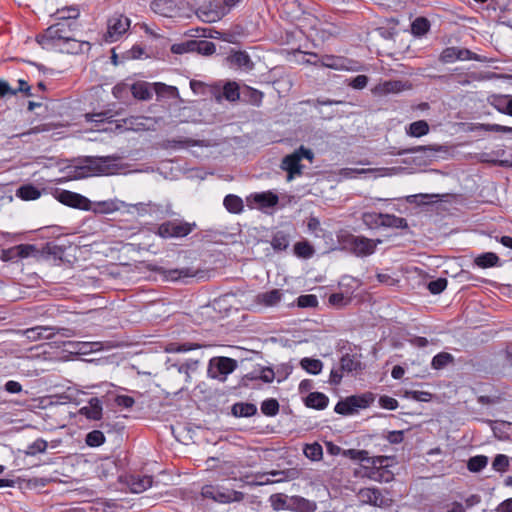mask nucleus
Returning <instances> with one entry per match:
<instances>
[{
	"mask_svg": "<svg viewBox=\"0 0 512 512\" xmlns=\"http://www.w3.org/2000/svg\"><path fill=\"white\" fill-rule=\"evenodd\" d=\"M340 243L348 252L356 257L363 258L372 255L376 251L377 245L382 243V240L348 233L341 236Z\"/></svg>",
	"mask_w": 512,
	"mask_h": 512,
	"instance_id": "nucleus-1",
	"label": "nucleus"
},
{
	"mask_svg": "<svg viewBox=\"0 0 512 512\" xmlns=\"http://www.w3.org/2000/svg\"><path fill=\"white\" fill-rule=\"evenodd\" d=\"M72 37L70 25L66 22L56 23L48 27L37 38L38 43L45 49H57Z\"/></svg>",
	"mask_w": 512,
	"mask_h": 512,
	"instance_id": "nucleus-2",
	"label": "nucleus"
},
{
	"mask_svg": "<svg viewBox=\"0 0 512 512\" xmlns=\"http://www.w3.org/2000/svg\"><path fill=\"white\" fill-rule=\"evenodd\" d=\"M117 157H87L84 165L80 167V177H89L94 175H109L113 174L117 169L115 161Z\"/></svg>",
	"mask_w": 512,
	"mask_h": 512,
	"instance_id": "nucleus-3",
	"label": "nucleus"
},
{
	"mask_svg": "<svg viewBox=\"0 0 512 512\" xmlns=\"http://www.w3.org/2000/svg\"><path fill=\"white\" fill-rule=\"evenodd\" d=\"M201 494L205 498H209L220 503L239 502L244 499V494L242 492L225 488L220 485H205L201 489Z\"/></svg>",
	"mask_w": 512,
	"mask_h": 512,
	"instance_id": "nucleus-4",
	"label": "nucleus"
},
{
	"mask_svg": "<svg viewBox=\"0 0 512 512\" xmlns=\"http://www.w3.org/2000/svg\"><path fill=\"white\" fill-rule=\"evenodd\" d=\"M195 227V223L180 220L166 221L159 225L157 234L162 238H180L190 234Z\"/></svg>",
	"mask_w": 512,
	"mask_h": 512,
	"instance_id": "nucleus-5",
	"label": "nucleus"
},
{
	"mask_svg": "<svg viewBox=\"0 0 512 512\" xmlns=\"http://www.w3.org/2000/svg\"><path fill=\"white\" fill-rule=\"evenodd\" d=\"M474 60L478 62H486V57L478 55L466 48L447 47L439 55V61L443 64L454 63L455 61Z\"/></svg>",
	"mask_w": 512,
	"mask_h": 512,
	"instance_id": "nucleus-6",
	"label": "nucleus"
},
{
	"mask_svg": "<svg viewBox=\"0 0 512 512\" xmlns=\"http://www.w3.org/2000/svg\"><path fill=\"white\" fill-rule=\"evenodd\" d=\"M237 367V361L228 357L212 358L208 366V376L224 381Z\"/></svg>",
	"mask_w": 512,
	"mask_h": 512,
	"instance_id": "nucleus-7",
	"label": "nucleus"
},
{
	"mask_svg": "<svg viewBox=\"0 0 512 512\" xmlns=\"http://www.w3.org/2000/svg\"><path fill=\"white\" fill-rule=\"evenodd\" d=\"M130 27V19L122 14H114L108 19L105 41L112 43L118 41Z\"/></svg>",
	"mask_w": 512,
	"mask_h": 512,
	"instance_id": "nucleus-8",
	"label": "nucleus"
},
{
	"mask_svg": "<svg viewBox=\"0 0 512 512\" xmlns=\"http://www.w3.org/2000/svg\"><path fill=\"white\" fill-rule=\"evenodd\" d=\"M55 198L62 204L77 208L85 211L92 209V202L85 196L68 191V190H57L55 192Z\"/></svg>",
	"mask_w": 512,
	"mask_h": 512,
	"instance_id": "nucleus-9",
	"label": "nucleus"
},
{
	"mask_svg": "<svg viewBox=\"0 0 512 512\" xmlns=\"http://www.w3.org/2000/svg\"><path fill=\"white\" fill-rule=\"evenodd\" d=\"M316 66L326 67L334 70L357 71V62L342 56L324 55L313 62Z\"/></svg>",
	"mask_w": 512,
	"mask_h": 512,
	"instance_id": "nucleus-10",
	"label": "nucleus"
},
{
	"mask_svg": "<svg viewBox=\"0 0 512 512\" xmlns=\"http://www.w3.org/2000/svg\"><path fill=\"white\" fill-rule=\"evenodd\" d=\"M284 297V290L273 288L258 293L252 302V306L258 309L273 308L278 306Z\"/></svg>",
	"mask_w": 512,
	"mask_h": 512,
	"instance_id": "nucleus-11",
	"label": "nucleus"
},
{
	"mask_svg": "<svg viewBox=\"0 0 512 512\" xmlns=\"http://www.w3.org/2000/svg\"><path fill=\"white\" fill-rule=\"evenodd\" d=\"M199 368V360L196 359H188L183 363H174L171 364L167 370L170 373H173V370L177 371L178 374L184 377V385L179 388V391H183L187 388V384H189L192 380V375L197 372Z\"/></svg>",
	"mask_w": 512,
	"mask_h": 512,
	"instance_id": "nucleus-12",
	"label": "nucleus"
},
{
	"mask_svg": "<svg viewBox=\"0 0 512 512\" xmlns=\"http://www.w3.org/2000/svg\"><path fill=\"white\" fill-rule=\"evenodd\" d=\"M359 499L364 504H369L376 507H385L389 505V500L386 499L378 488H363L358 493Z\"/></svg>",
	"mask_w": 512,
	"mask_h": 512,
	"instance_id": "nucleus-13",
	"label": "nucleus"
},
{
	"mask_svg": "<svg viewBox=\"0 0 512 512\" xmlns=\"http://www.w3.org/2000/svg\"><path fill=\"white\" fill-rule=\"evenodd\" d=\"M411 88V84L407 81L401 80H389L382 83H379L375 87V93L380 96H384L387 94H396L405 90H409Z\"/></svg>",
	"mask_w": 512,
	"mask_h": 512,
	"instance_id": "nucleus-14",
	"label": "nucleus"
},
{
	"mask_svg": "<svg viewBox=\"0 0 512 512\" xmlns=\"http://www.w3.org/2000/svg\"><path fill=\"white\" fill-rule=\"evenodd\" d=\"M278 200V196L271 191L255 193L248 198V201H252L260 209L274 207Z\"/></svg>",
	"mask_w": 512,
	"mask_h": 512,
	"instance_id": "nucleus-15",
	"label": "nucleus"
},
{
	"mask_svg": "<svg viewBox=\"0 0 512 512\" xmlns=\"http://www.w3.org/2000/svg\"><path fill=\"white\" fill-rule=\"evenodd\" d=\"M158 273L163 275L166 280L169 281H178L184 278L194 277L196 275V271L192 268H182V269H165V268H157L155 269Z\"/></svg>",
	"mask_w": 512,
	"mask_h": 512,
	"instance_id": "nucleus-16",
	"label": "nucleus"
},
{
	"mask_svg": "<svg viewBox=\"0 0 512 512\" xmlns=\"http://www.w3.org/2000/svg\"><path fill=\"white\" fill-rule=\"evenodd\" d=\"M151 121L148 117L132 116L122 120L121 124H117L118 129L141 131L148 129L147 122Z\"/></svg>",
	"mask_w": 512,
	"mask_h": 512,
	"instance_id": "nucleus-17",
	"label": "nucleus"
},
{
	"mask_svg": "<svg viewBox=\"0 0 512 512\" xmlns=\"http://www.w3.org/2000/svg\"><path fill=\"white\" fill-rule=\"evenodd\" d=\"M102 403L97 397L88 401V405L82 407L79 412L90 420H100L102 417Z\"/></svg>",
	"mask_w": 512,
	"mask_h": 512,
	"instance_id": "nucleus-18",
	"label": "nucleus"
},
{
	"mask_svg": "<svg viewBox=\"0 0 512 512\" xmlns=\"http://www.w3.org/2000/svg\"><path fill=\"white\" fill-rule=\"evenodd\" d=\"M281 166L288 172V180H291L294 175L301 174L300 157L295 152L285 156Z\"/></svg>",
	"mask_w": 512,
	"mask_h": 512,
	"instance_id": "nucleus-19",
	"label": "nucleus"
},
{
	"mask_svg": "<svg viewBox=\"0 0 512 512\" xmlns=\"http://www.w3.org/2000/svg\"><path fill=\"white\" fill-rule=\"evenodd\" d=\"M151 476H131L128 485L133 493H141L152 486Z\"/></svg>",
	"mask_w": 512,
	"mask_h": 512,
	"instance_id": "nucleus-20",
	"label": "nucleus"
},
{
	"mask_svg": "<svg viewBox=\"0 0 512 512\" xmlns=\"http://www.w3.org/2000/svg\"><path fill=\"white\" fill-rule=\"evenodd\" d=\"M362 369V363L359 356L355 354H345L340 360V370L344 372H354Z\"/></svg>",
	"mask_w": 512,
	"mask_h": 512,
	"instance_id": "nucleus-21",
	"label": "nucleus"
},
{
	"mask_svg": "<svg viewBox=\"0 0 512 512\" xmlns=\"http://www.w3.org/2000/svg\"><path fill=\"white\" fill-rule=\"evenodd\" d=\"M130 91L133 97L138 100H149L152 97L151 85L144 81L134 83L130 87Z\"/></svg>",
	"mask_w": 512,
	"mask_h": 512,
	"instance_id": "nucleus-22",
	"label": "nucleus"
},
{
	"mask_svg": "<svg viewBox=\"0 0 512 512\" xmlns=\"http://www.w3.org/2000/svg\"><path fill=\"white\" fill-rule=\"evenodd\" d=\"M16 196L25 201L36 200L41 196V191L32 184L20 186L16 190Z\"/></svg>",
	"mask_w": 512,
	"mask_h": 512,
	"instance_id": "nucleus-23",
	"label": "nucleus"
},
{
	"mask_svg": "<svg viewBox=\"0 0 512 512\" xmlns=\"http://www.w3.org/2000/svg\"><path fill=\"white\" fill-rule=\"evenodd\" d=\"M257 413V407L252 403L238 402L232 406V414L236 417H251Z\"/></svg>",
	"mask_w": 512,
	"mask_h": 512,
	"instance_id": "nucleus-24",
	"label": "nucleus"
},
{
	"mask_svg": "<svg viewBox=\"0 0 512 512\" xmlns=\"http://www.w3.org/2000/svg\"><path fill=\"white\" fill-rule=\"evenodd\" d=\"M328 397L323 393L312 392L306 398V406L315 409H324L328 405Z\"/></svg>",
	"mask_w": 512,
	"mask_h": 512,
	"instance_id": "nucleus-25",
	"label": "nucleus"
},
{
	"mask_svg": "<svg viewBox=\"0 0 512 512\" xmlns=\"http://www.w3.org/2000/svg\"><path fill=\"white\" fill-rule=\"evenodd\" d=\"M381 226L389 227V228L404 229V228L408 227V224H407V221L405 218L398 217V216H395L392 214L382 213Z\"/></svg>",
	"mask_w": 512,
	"mask_h": 512,
	"instance_id": "nucleus-26",
	"label": "nucleus"
},
{
	"mask_svg": "<svg viewBox=\"0 0 512 512\" xmlns=\"http://www.w3.org/2000/svg\"><path fill=\"white\" fill-rule=\"evenodd\" d=\"M429 132V125L425 120H418L411 123L406 129V133L412 137H421Z\"/></svg>",
	"mask_w": 512,
	"mask_h": 512,
	"instance_id": "nucleus-27",
	"label": "nucleus"
},
{
	"mask_svg": "<svg viewBox=\"0 0 512 512\" xmlns=\"http://www.w3.org/2000/svg\"><path fill=\"white\" fill-rule=\"evenodd\" d=\"M499 257L493 252H487L479 255L475 259V264L480 268H489L497 266Z\"/></svg>",
	"mask_w": 512,
	"mask_h": 512,
	"instance_id": "nucleus-28",
	"label": "nucleus"
},
{
	"mask_svg": "<svg viewBox=\"0 0 512 512\" xmlns=\"http://www.w3.org/2000/svg\"><path fill=\"white\" fill-rule=\"evenodd\" d=\"M225 208L231 213H240L243 210V201L240 197L229 194L224 198Z\"/></svg>",
	"mask_w": 512,
	"mask_h": 512,
	"instance_id": "nucleus-29",
	"label": "nucleus"
},
{
	"mask_svg": "<svg viewBox=\"0 0 512 512\" xmlns=\"http://www.w3.org/2000/svg\"><path fill=\"white\" fill-rule=\"evenodd\" d=\"M511 96L512 95L492 96L491 105L500 113L507 115Z\"/></svg>",
	"mask_w": 512,
	"mask_h": 512,
	"instance_id": "nucleus-30",
	"label": "nucleus"
},
{
	"mask_svg": "<svg viewBox=\"0 0 512 512\" xmlns=\"http://www.w3.org/2000/svg\"><path fill=\"white\" fill-rule=\"evenodd\" d=\"M133 208L141 215L143 214H156L163 211V207L160 204L154 202L137 203L132 205Z\"/></svg>",
	"mask_w": 512,
	"mask_h": 512,
	"instance_id": "nucleus-31",
	"label": "nucleus"
},
{
	"mask_svg": "<svg viewBox=\"0 0 512 512\" xmlns=\"http://www.w3.org/2000/svg\"><path fill=\"white\" fill-rule=\"evenodd\" d=\"M229 60L232 64L237 65L238 67L251 69L253 66L249 55L243 51L235 52L229 57Z\"/></svg>",
	"mask_w": 512,
	"mask_h": 512,
	"instance_id": "nucleus-32",
	"label": "nucleus"
},
{
	"mask_svg": "<svg viewBox=\"0 0 512 512\" xmlns=\"http://www.w3.org/2000/svg\"><path fill=\"white\" fill-rule=\"evenodd\" d=\"M301 367L310 374L317 375L322 371L323 363L319 359L303 358L300 362Z\"/></svg>",
	"mask_w": 512,
	"mask_h": 512,
	"instance_id": "nucleus-33",
	"label": "nucleus"
},
{
	"mask_svg": "<svg viewBox=\"0 0 512 512\" xmlns=\"http://www.w3.org/2000/svg\"><path fill=\"white\" fill-rule=\"evenodd\" d=\"M430 29L429 21L424 17L416 18L411 24V31L415 36H423Z\"/></svg>",
	"mask_w": 512,
	"mask_h": 512,
	"instance_id": "nucleus-34",
	"label": "nucleus"
},
{
	"mask_svg": "<svg viewBox=\"0 0 512 512\" xmlns=\"http://www.w3.org/2000/svg\"><path fill=\"white\" fill-rule=\"evenodd\" d=\"M119 209L118 203L115 200H106V201H100L94 204L92 206V209L94 212L109 214L117 211Z\"/></svg>",
	"mask_w": 512,
	"mask_h": 512,
	"instance_id": "nucleus-35",
	"label": "nucleus"
},
{
	"mask_svg": "<svg viewBox=\"0 0 512 512\" xmlns=\"http://www.w3.org/2000/svg\"><path fill=\"white\" fill-rule=\"evenodd\" d=\"M271 245H272L273 249L276 251L286 250L289 246L288 236L284 232L278 231L272 237Z\"/></svg>",
	"mask_w": 512,
	"mask_h": 512,
	"instance_id": "nucleus-36",
	"label": "nucleus"
},
{
	"mask_svg": "<svg viewBox=\"0 0 512 512\" xmlns=\"http://www.w3.org/2000/svg\"><path fill=\"white\" fill-rule=\"evenodd\" d=\"M488 464V457L484 455H477L474 457H471L468 461V469L471 472H480L482 469H484Z\"/></svg>",
	"mask_w": 512,
	"mask_h": 512,
	"instance_id": "nucleus-37",
	"label": "nucleus"
},
{
	"mask_svg": "<svg viewBox=\"0 0 512 512\" xmlns=\"http://www.w3.org/2000/svg\"><path fill=\"white\" fill-rule=\"evenodd\" d=\"M223 96L230 102H235L239 99V86L235 82H228L223 87Z\"/></svg>",
	"mask_w": 512,
	"mask_h": 512,
	"instance_id": "nucleus-38",
	"label": "nucleus"
},
{
	"mask_svg": "<svg viewBox=\"0 0 512 512\" xmlns=\"http://www.w3.org/2000/svg\"><path fill=\"white\" fill-rule=\"evenodd\" d=\"M304 454L312 461H319L323 456L322 446L318 443L308 444L304 448Z\"/></svg>",
	"mask_w": 512,
	"mask_h": 512,
	"instance_id": "nucleus-39",
	"label": "nucleus"
},
{
	"mask_svg": "<svg viewBox=\"0 0 512 512\" xmlns=\"http://www.w3.org/2000/svg\"><path fill=\"white\" fill-rule=\"evenodd\" d=\"M361 218L367 227L377 228L381 226L382 213L364 212Z\"/></svg>",
	"mask_w": 512,
	"mask_h": 512,
	"instance_id": "nucleus-40",
	"label": "nucleus"
},
{
	"mask_svg": "<svg viewBox=\"0 0 512 512\" xmlns=\"http://www.w3.org/2000/svg\"><path fill=\"white\" fill-rule=\"evenodd\" d=\"M153 88L158 96L177 97L178 89L174 86H168L163 83H154Z\"/></svg>",
	"mask_w": 512,
	"mask_h": 512,
	"instance_id": "nucleus-41",
	"label": "nucleus"
},
{
	"mask_svg": "<svg viewBox=\"0 0 512 512\" xmlns=\"http://www.w3.org/2000/svg\"><path fill=\"white\" fill-rule=\"evenodd\" d=\"M348 398L350 400V403L352 404V407L354 408L355 413L359 409L368 407L370 403L373 401V398L370 395L350 396Z\"/></svg>",
	"mask_w": 512,
	"mask_h": 512,
	"instance_id": "nucleus-42",
	"label": "nucleus"
},
{
	"mask_svg": "<svg viewBox=\"0 0 512 512\" xmlns=\"http://www.w3.org/2000/svg\"><path fill=\"white\" fill-rule=\"evenodd\" d=\"M261 411L266 416H275L279 412V403L276 399H266L261 404Z\"/></svg>",
	"mask_w": 512,
	"mask_h": 512,
	"instance_id": "nucleus-43",
	"label": "nucleus"
},
{
	"mask_svg": "<svg viewBox=\"0 0 512 512\" xmlns=\"http://www.w3.org/2000/svg\"><path fill=\"white\" fill-rule=\"evenodd\" d=\"M453 359L454 358L451 354L446 353V352H441L433 357L431 365L434 369H437V370L442 369L446 365L451 363L453 361Z\"/></svg>",
	"mask_w": 512,
	"mask_h": 512,
	"instance_id": "nucleus-44",
	"label": "nucleus"
},
{
	"mask_svg": "<svg viewBox=\"0 0 512 512\" xmlns=\"http://www.w3.org/2000/svg\"><path fill=\"white\" fill-rule=\"evenodd\" d=\"M105 442V436L100 430H93L86 436V444L90 447H98Z\"/></svg>",
	"mask_w": 512,
	"mask_h": 512,
	"instance_id": "nucleus-45",
	"label": "nucleus"
},
{
	"mask_svg": "<svg viewBox=\"0 0 512 512\" xmlns=\"http://www.w3.org/2000/svg\"><path fill=\"white\" fill-rule=\"evenodd\" d=\"M216 46L213 42L207 40H197L196 53L209 56L215 53Z\"/></svg>",
	"mask_w": 512,
	"mask_h": 512,
	"instance_id": "nucleus-46",
	"label": "nucleus"
},
{
	"mask_svg": "<svg viewBox=\"0 0 512 512\" xmlns=\"http://www.w3.org/2000/svg\"><path fill=\"white\" fill-rule=\"evenodd\" d=\"M294 251L297 256L303 258H310L314 253V249L306 241L297 242L294 246Z\"/></svg>",
	"mask_w": 512,
	"mask_h": 512,
	"instance_id": "nucleus-47",
	"label": "nucleus"
},
{
	"mask_svg": "<svg viewBox=\"0 0 512 512\" xmlns=\"http://www.w3.org/2000/svg\"><path fill=\"white\" fill-rule=\"evenodd\" d=\"M47 441L42 438L36 439L32 444H30L27 448L26 454L30 456H34L37 453H44L47 449Z\"/></svg>",
	"mask_w": 512,
	"mask_h": 512,
	"instance_id": "nucleus-48",
	"label": "nucleus"
},
{
	"mask_svg": "<svg viewBox=\"0 0 512 512\" xmlns=\"http://www.w3.org/2000/svg\"><path fill=\"white\" fill-rule=\"evenodd\" d=\"M83 43H80L79 41L75 40L73 37L70 38L69 41H67L65 44H61V46L58 48L60 51L66 52V53H79L82 51Z\"/></svg>",
	"mask_w": 512,
	"mask_h": 512,
	"instance_id": "nucleus-49",
	"label": "nucleus"
},
{
	"mask_svg": "<svg viewBox=\"0 0 512 512\" xmlns=\"http://www.w3.org/2000/svg\"><path fill=\"white\" fill-rule=\"evenodd\" d=\"M439 149L435 146H415L408 149L403 150L399 154H409V153H422L425 156H431L434 152H437Z\"/></svg>",
	"mask_w": 512,
	"mask_h": 512,
	"instance_id": "nucleus-50",
	"label": "nucleus"
},
{
	"mask_svg": "<svg viewBox=\"0 0 512 512\" xmlns=\"http://www.w3.org/2000/svg\"><path fill=\"white\" fill-rule=\"evenodd\" d=\"M492 467L498 472H505L509 467V458L504 454H498L492 462Z\"/></svg>",
	"mask_w": 512,
	"mask_h": 512,
	"instance_id": "nucleus-51",
	"label": "nucleus"
},
{
	"mask_svg": "<svg viewBox=\"0 0 512 512\" xmlns=\"http://www.w3.org/2000/svg\"><path fill=\"white\" fill-rule=\"evenodd\" d=\"M335 412L341 415H351L354 414V408L352 407V404L350 403L349 398H346L345 400L339 401L334 408Z\"/></svg>",
	"mask_w": 512,
	"mask_h": 512,
	"instance_id": "nucleus-52",
	"label": "nucleus"
},
{
	"mask_svg": "<svg viewBox=\"0 0 512 512\" xmlns=\"http://www.w3.org/2000/svg\"><path fill=\"white\" fill-rule=\"evenodd\" d=\"M41 330H44V331H50L51 330V327H47V326H36V327H33V328H29V329H26L23 334L27 337V339H29L30 341H37L39 339H41Z\"/></svg>",
	"mask_w": 512,
	"mask_h": 512,
	"instance_id": "nucleus-53",
	"label": "nucleus"
},
{
	"mask_svg": "<svg viewBox=\"0 0 512 512\" xmlns=\"http://www.w3.org/2000/svg\"><path fill=\"white\" fill-rule=\"evenodd\" d=\"M447 287V280L445 278H438L429 282L428 289L432 294H439Z\"/></svg>",
	"mask_w": 512,
	"mask_h": 512,
	"instance_id": "nucleus-54",
	"label": "nucleus"
},
{
	"mask_svg": "<svg viewBox=\"0 0 512 512\" xmlns=\"http://www.w3.org/2000/svg\"><path fill=\"white\" fill-rule=\"evenodd\" d=\"M130 91V87L126 83H118L112 89V94L116 99H125Z\"/></svg>",
	"mask_w": 512,
	"mask_h": 512,
	"instance_id": "nucleus-55",
	"label": "nucleus"
},
{
	"mask_svg": "<svg viewBox=\"0 0 512 512\" xmlns=\"http://www.w3.org/2000/svg\"><path fill=\"white\" fill-rule=\"evenodd\" d=\"M298 306L302 308L306 307H316L318 305V299L315 295L307 294L301 295L298 298Z\"/></svg>",
	"mask_w": 512,
	"mask_h": 512,
	"instance_id": "nucleus-56",
	"label": "nucleus"
},
{
	"mask_svg": "<svg viewBox=\"0 0 512 512\" xmlns=\"http://www.w3.org/2000/svg\"><path fill=\"white\" fill-rule=\"evenodd\" d=\"M478 128L484 131L512 133V127L500 124H480Z\"/></svg>",
	"mask_w": 512,
	"mask_h": 512,
	"instance_id": "nucleus-57",
	"label": "nucleus"
},
{
	"mask_svg": "<svg viewBox=\"0 0 512 512\" xmlns=\"http://www.w3.org/2000/svg\"><path fill=\"white\" fill-rule=\"evenodd\" d=\"M376 171V169H353V168H345L341 170V175L346 178H355L357 175L372 173Z\"/></svg>",
	"mask_w": 512,
	"mask_h": 512,
	"instance_id": "nucleus-58",
	"label": "nucleus"
},
{
	"mask_svg": "<svg viewBox=\"0 0 512 512\" xmlns=\"http://www.w3.org/2000/svg\"><path fill=\"white\" fill-rule=\"evenodd\" d=\"M274 377V371L269 367L261 368L259 375L254 376V378H259L265 383H271Z\"/></svg>",
	"mask_w": 512,
	"mask_h": 512,
	"instance_id": "nucleus-59",
	"label": "nucleus"
},
{
	"mask_svg": "<svg viewBox=\"0 0 512 512\" xmlns=\"http://www.w3.org/2000/svg\"><path fill=\"white\" fill-rule=\"evenodd\" d=\"M407 396L416 401L427 402L430 401L432 395L425 391H410L407 392Z\"/></svg>",
	"mask_w": 512,
	"mask_h": 512,
	"instance_id": "nucleus-60",
	"label": "nucleus"
},
{
	"mask_svg": "<svg viewBox=\"0 0 512 512\" xmlns=\"http://www.w3.org/2000/svg\"><path fill=\"white\" fill-rule=\"evenodd\" d=\"M380 405L388 410H395L398 407V401L395 398L389 396L380 397Z\"/></svg>",
	"mask_w": 512,
	"mask_h": 512,
	"instance_id": "nucleus-61",
	"label": "nucleus"
},
{
	"mask_svg": "<svg viewBox=\"0 0 512 512\" xmlns=\"http://www.w3.org/2000/svg\"><path fill=\"white\" fill-rule=\"evenodd\" d=\"M115 403L118 406L124 407V408H131L135 401L132 397L127 395H118L115 397Z\"/></svg>",
	"mask_w": 512,
	"mask_h": 512,
	"instance_id": "nucleus-62",
	"label": "nucleus"
},
{
	"mask_svg": "<svg viewBox=\"0 0 512 512\" xmlns=\"http://www.w3.org/2000/svg\"><path fill=\"white\" fill-rule=\"evenodd\" d=\"M15 250L17 251L18 256L25 258L30 256V254L35 251V247L29 244H21L16 246Z\"/></svg>",
	"mask_w": 512,
	"mask_h": 512,
	"instance_id": "nucleus-63",
	"label": "nucleus"
},
{
	"mask_svg": "<svg viewBox=\"0 0 512 512\" xmlns=\"http://www.w3.org/2000/svg\"><path fill=\"white\" fill-rule=\"evenodd\" d=\"M367 83L368 77L366 75H358L350 82V86L354 89H363Z\"/></svg>",
	"mask_w": 512,
	"mask_h": 512,
	"instance_id": "nucleus-64",
	"label": "nucleus"
}]
</instances>
